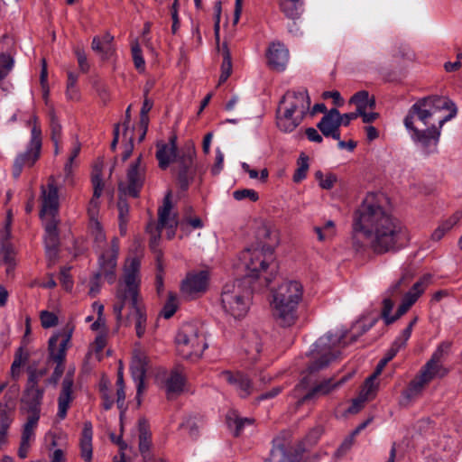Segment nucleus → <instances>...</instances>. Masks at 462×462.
Wrapping results in <instances>:
<instances>
[{"label": "nucleus", "instance_id": "obj_59", "mask_svg": "<svg viewBox=\"0 0 462 462\" xmlns=\"http://www.w3.org/2000/svg\"><path fill=\"white\" fill-rule=\"evenodd\" d=\"M398 351H399L398 346H393L392 345L390 349L387 351L386 356L382 360H380V362L377 364L376 368L374 373L375 374L379 375L382 373L384 366L386 365V364L396 356Z\"/></svg>", "mask_w": 462, "mask_h": 462}, {"label": "nucleus", "instance_id": "obj_27", "mask_svg": "<svg viewBox=\"0 0 462 462\" xmlns=\"http://www.w3.org/2000/svg\"><path fill=\"white\" fill-rule=\"evenodd\" d=\"M156 159L159 162V167L165 170L169 167L172 158L176 157L177 152V136L171 135L169 143L164 142H158L156 144Z\"/></svg>", "mask_w": 462, "mask_h": 462}, {"label": "nucleus", "instance_id": "obj_40", "mask_svg": "<svg viewBox=\"0 0 462 462\" xmlns=\"http://www.w3.org/2000/svg\"><path fill=\"white\" fill-rule=\"evenodd\" d=\"M350 103H354L356 106L357 111L364 109H374L375 106L374 97H369V93L365 90L356 92L351 98Z\"/></svg>", "mask_w": 462, "mask_h": 462}, {"label": "nucleus", "instance_id": "obj_4", "mask_svg": "<svg viewBox=\"0 0 462 462\" xmlns=\"http://www.w3.org/2000/svg\"><path fill=\"white\" fill-rule=\"evenodd\" d=\"M251 298L250 281L244 278L224 286L221 303L226 313L235 319H241L248 312Z\"/></svg>", "mask_w": 462, "mask_h": 462}, {"label": "nucleus", "instance_id": "obj_57", "mask_svg": "<svg viewBox=\"0 0 462 462\" xmlns=\"http://www.w3.org/2000/svg\"><path fill=\"white\" fill-rule=\"evenodd\" d=\"M258 236L263 239L270 240L272 244H270L269 245L273 246V244L277 243L276 231L266 224H263L259 227Z\"/></svg>", "mask_w": 462, "mask_h": 462}, {"label": "nucleus", "instance_id": "obj_51", "mask_svg": "<svg viewBox=\"0 0 462 462\" xmlns=\"http://www.w3.org/2000/svg\"><path fill=\"white\" fill-rule=\"evenodd\" d=\"M91 48L94 51L100 54L104 60L109 59L114 52V47L103 44L99 36H95L93 38Z\"/></svg>", "mask_w": 462, "mask_h": 462}, {"label": "nucleus", "instance_id": "obj_12", "mask_svg": "<svg viewBox=\"0 0 462 462\" xmlns=\"http://www.w3.org/2000/svg\"><path fill=\"white\" fill-rule=\"evenodd\" d=\"M244 259L247 271L246 278H257L262 272L273 263V249L272 245H268L266 248L247 250L244 254Z\"/></svg>", "mask_w": 462, "mask_h": 462}, {"label": "nucleus", "instance_id": "obj_31", "mask_svg": "<svg viewBox=\"0 0 462 462\" xmlns=\"http://www.w3.org/2000/svg\"><path fill=\"white\" fill-rule=\"evenodd\" d=\"M44 221V247L45 248H60V233L58 225L60 220L58 217H49L42 219Z\"/></svg>", "mask_w": 462, "mask_h": 462}, {"label": "nucleus", "instance_id": "obj_54", "mask_svg": "<svg viewBox=\"0 0 462 462\" xmlns=\"http://www.w3.org/2000/svg\"><path fill=\"white\" fill-rule=\"evenodd\" d=\"M203 226V222L199 217L185 216L180 222V228L185 234L189 232V226H191L193 229H198L202 228Z\"/></svg>", "mask_w": 462, "mask_h": 462}, {"label": "nucleus", "instance_id": "obj_26", "mask_svg": "<svg viewBox=\"0 0 462 462\" xmlns=\"http://www.w3.org/2000/svg\"><path fill=\"white\" fill-rule=\"evenodd\" d=\"M73 375L70 373H67L62 383L61 391L58 398V413L57 416L63 420L67 415V411L69 408V404L73 400L72 387H73Z\"/></svg>", "mask_w": 462, "mask_h": 462}, {"label": "nucleus", "instance_id": "obj_32", "mask_svg": "<svg viewBox=\"0 0 462 462\" xmlns=\"http://www.w3.org/2000/svg\"><path fill=\"white\" fill-rule=\"evenodd\" d=\"M93 428L90 421H85L79 439L80 456L85 462H91L93 455L92 447Z\"/></svg>", "mask_w": 462, "mask_h": 462}, {"label": "nucleus", "instance_id": "obj_43", "mask_svg": "<svg viewBox=\"0 0 462 462\" xmlns=\"http://www.w3.org/2000/svg\"><path fill=\"white\" fill-rule=\"evenodd\" d=\"M183 385L184 381L181 374L176 370L171 371L165 382L168 397L170 398V395L173 393H180Z\"/></svg>", "mask_w": 462, "mask_h": 462}, {"label": "nucleus", "instance_id": "obj_14", "mask_svg": "<svg viewBox=\"0 0 462 462\" xmlns=\"http://www.w3.org/2000/svg\"><path fill=\"white\" fill-rule=\"evenodd\" d=\"M142 155L133 162L127 170V186L121 181L118 184L119 191L128 194L133 198H138L145 179V166L142 162Z\"/></svg>", "mask_w": 462, "mask_h": 462}, {"label": "nucleus", "instance_id": "obj_30", "mask_svg": "<svg viewBox=\"0 0 462 462\" xmlns=\"http://www.w3.org/2000/svg\"><path fill=\"white\" fill-rule=\"evenodd\" d=\"M303 119L304 117L290 113L289 110L281 111L280 107L277 109L276 125L277 127L284 133L294 131L301 124Z\"/></svg>", "mask_w": 462, "mask_h": 462}, {"label": "nucleus", "instance_id": "obj_45", "mask_svg": "<svg viewBox=\"0 0 462 462\" xmlns=\"http://www.w3.org/2000/svg\"><path fill=\"white\" fill-rule=\"evenodd\" d=\"M377 374L373 373L365 381L363 389L360 392V395L363 396L364 399L369 401L375 396V393L377 391V384L375 383V379L377 378Z\"/></svg>", "mask_w": 462, "mask_h": 462}, {"label": "nucleus", "instance_id": "obj_17", "mask_svg": "<svg viewBox=\"0 0 462 462\" xmlns=\"http://www.w3.org/2000/svg\"><path fill=\"white\" fill-rule=\"evenodd\" d=\"M430 279L431 275L425 274L412 285L411 290L403 295L401 305L398 307L395 315L392 316L391 319L387 321V325H390L399 319L410 310V308L417 301L420 296L424 292L425 289L429 286Z\"/></svg>", "mask_w": 462, "mask_h": 462}, {"label": "nucleus", "instance_id": "obj_52", "mask_svg": "<svg viewBox=\"0 0 462 462\" xmlns=\"http://www.w3.org/2000/svg\"><path fill=\"white\" fill-rule=\"evenodd\" d=\"M12 420V417L5 410L0 411V443L2 444L7 441V431Z\"/></svg>", "mask_w": 462, "mask_h": 462}, {"label": "nucleus", "instance_id": "obj_5", "mask_svg": "<svg viewBox=\"0 0 462 462\" xmlns=\"http://www.w3.org/2000/svg\"><path fill=\"white\" fill-rule=\"evenodd\" d=\"M175 342L178 354L185 359L199 358L208 347L203 328L191 322L182 324Z\"/></svg>", "mask_w": 462, "mask_h": 462}, {"label": "nucleus", "instance_id": "obj_58", "mask_svg": "<svg viewBox=\"0 0 462 462\" xmlns=\"http://www.w3.org/2000/svg\"><path fill=\"white\" fill-rule=\"evenodd\" d=\"M233 197L236 200H243L248 199L249 200L255 202L259 199L258 193L250 189H237L233 192Z\"/></svg>", "mask_w": 462, "mask_h": 462}, {"label": "nucleus", "instance_id": "obj_50", "mask_svg": "<svg viewBox=\"0 0 462 462\" xmlns=\"http://www.w3.org/2000/svg\"><path fill=\"white\" fill-rule=\"evenodd\" d=\"M315 178L319 181V185L324 189H332L337 180V177L334 173L324 174L321 171L315 172Z\"/></svg>", "mask_w": 462, "mask_h": 462}, {"label": "nucleus", "instance_id": "obj_28", "mask_svg": "<svg viewBox=\"0 0 462 462\" xmlns=\"http://www.w3.org/2000/svg\"><path fill=\"white\" fill-rule=\"evenodd\" d=\"M221 376L231 385L235 386L242 398H246L254 392V386L247 375L241 373L232 374L229 371H224Z\"/></svg>", "mask_w": 462, "mask_h": 462}, {"label": "nucleus", "instance_id": "obj_35", "mask_svg": "<svg viewBox=\"0 0 462 462\" xmlns=\"http://www.w3.org/2000/svg\"><path fill=\"white\" fill-rule=\"evenodd\" d=\"M245 351L255 359L262 349L260 334L255 330H248L244 336Z\"/></svg>", "mask_w": 462, "mask_h": 462}, {"label": "nucleus", "instance_id": "obj_13", "mask_svg": "<svg viewBox=\"0 0 462 462\" xmlns=\"http://www.w3.org/2000/svg\"><path fill=\"white\" fill-rule=\"evenodd\" d=\"M41 218L57 217L60 207L59 188L52 175L48 178L46 185L41 186Z\"/></svg>", "mask_w": 462, "mask_h": 462}, {"label": "nucleus", "instance_id": "obj_49", "mask_svg": "<svg viewBox=\"0 0 462 462\" xmlns=\"http://www.w3.org/2000/svg\"><path fill=\"white\" fill-rule=\"evenodd\" d=\"M177 309H178V300H177L176 295L170 291L168 293V300L165 302L163 308L162 309L160 314L164 319H168L175 314Z\"/></svg>", "mask_w": 462, "mask_h": 462}, {"label": "nucleus", "instance_id": "obj_44", "mask_svg": "<svg viewBox=\"0 0 462 462\" xmlns=\"http://www.w3.org/2000/svg\"><path fill=\"white\" fill-rule=\"evenodd\" d=\"M219 51L223 56V61L221 65V74L219 77L218 84L224 83L231 75L232 72V60L230 51L226 43L223 44L222 49Z\"/></svg>", "mask_w": 462, "mask_h": 462}, {"label": "nucleus", "instance_id": "obj_24", "mask_svg": "<svg viewBox=\"0 0 462 462\" xmlns=\"http://www.w3.org/2000/svg\"><path fill=\"white\" fill-rule=\"evenodd\" d=\"M346 376H343L341 379L335 381L334 378H328L324 380L315 385L313 388L309 390L306 394H304L300 401L298 402V405H302L305 402L312 400L318 396L328 395L333 391L337 390L346 381Z\"/></svg>", "mask_w": 462, "mask_h": 462}, {"label": "nucleus", "instance_id": "obj_62", "mask_svg": "<svg viewBox=\"0 0 462 462\" xmlns=\"http://www.w3.org/2000/svg\"><path fill=\"white\" fill-rule=\"evenodd\" d=\"M310 385V379L308 376H305L301 379V381L295 386L293 389L291 394L294 398L298 399L297 402L300 401V399L306 394L305 393Z\"/></svg>", "mask_w": 462, "mask_h": 462}, {"label": "nucleus", "instance_id": "obj_1", "mask_svg": "<svg viewBox=\"0 0 462 462\" xmlns=\"http://www.w3.org/2000/svg\"><path fill=\"white\" fill-rule=\"evenodd\" d=\"M353 232L376 254L397 252L409 240L406 226L388 213L373 193L368 194L355 211Z\"/></svg>", "mask_w": 462, "mask_h": 462}, {"label": "nucleus", "instance_id": "obj_3", "mask_svg": "<svg viewBox=\"0 0 462 462\" xmlns=\"http://www.w3.org/2000/svg\"><path fill=\"white\" fill-rule=\"evenodd\" d=\"M140 260L136 257L128 259L125 265L124 283H119L116 291L117 302L114 305L116 319H122V310L125 305L130 309L127 319L132 317L134 321L136 336L142 337L145 333L146 314L138 302L140 284Z\"/></svg>", "mask_w": 462, "mask_h": 462}, {"label": "nucleus", "instance_id": "obj_25", "mask_svg": "<svg viewBox=\"0 0 462 462\" xmlns=\"http://www.w3.org/2000/svg\"><path fill=\"white\" fill-rule=\"evenodd\" d=\"M266 57L268 66L277 71H282L289 60V51L285 46L280 42L272 43L267 51Z\"/></svg>", "mask_w": 462, "mask_h": 462}, {"label": "nucleus", "instance_id": "obj_9", "mask_svg": "<svg viewBox=\"0 0 462 462\" xmlns=\"http://www.w3.org/2000/svg\"><path fill=\"white\" fill-rule=\"evenodd\" d=\"M38 381L37 374L32 372L21 398L20 411L27 413L29 417H41L44 389L39 387Z\"/></svg>", "mask_w": 462, "mask_h": 462}, {"label": "nucleus", "instance_id": "obj_22", "mask_svg": "<svg viewBox=\"0 0 462 462\" xmlns=\"http://www.w3.org/2000/svg\"><path fill=\"white\" fill-rule=\"evenodd\" d=\"M341 125L342 118L339 111L337 108H331L317 124V128L325 137H332L334 140H339V127Z\"/></svg>", "mask_w": 462, "mask_h": 462}, {"label": "nucleus", "instance_id": "obj_10", "mask_svg": "<svg viewBox=\"0 0 462 462\" xmlns=\"http://www.w3.org/2000/svg\"><path fill=\"white\" fill-rule=\"evenodd\" d=\"M73 328L67 325L61 331L54 334L49 339V352L51 358L57 363L51 380L54 383H57L58 380L63 373L62 362L66 356V350L68 344L71 339Z\"/></svg>", "mask_w": 462, "mask_h": 462}, {"label": "nucleus", "instance_id": "obj_36", "mask_svg": "<svg viewBox=\"0 0 462 462\" xmlns=\"http://www.w3.org/2000/svg\"><path fill=\"white\" fill-rule=\"evenodd\" d=\"M413 273L409 269H404L398 281L393 282L385 291V295L392 298L400 296L403 290L410 284L413 279Z\"/></svg>", "mask_w": 462, "mask_h": 462}, {"label": "nucleus", "instance_id": "obj_2", "mask_svg": "<svg viewBox=\"0 0 462 462\" xmlns=\"http://www.w3.org/2000/svg\"><path fill=\"white\" fill-rule=\"evenodd\" d=\"M456 113L455 105L447 97H423L411 106L404 118V125L412 132L411 138L416 143L430 151L439 143V129Z\"/></svg>", "mask_w": 462, "mask_h": 462}, {"label": "nucleus", "instance_id": "obj_47", "mask_svg": "<svg viewBox=\"0 0 462 462\" xmlns=\"http://www.w3.org/2000/svg\"><path fill=\"white\" fill-rule=\"evenodd\" d=\"M298 168L293 174V181L298 183L306 178L309 170V157L305 153H301L297 162Z\"/></svg>", "mask_w": 462, "mask_h": 462}, {"label": "nucleus", "instance_id": "obj_46", "mask_svg": "<svg viewBox=\"0 0 462 462\" xmlns=\"http://www.w3.org/2000/svg\"><path fill=\"white\" fill-rule=\"evenodd\" d=\"M118 217H119V228L122 235L126 232V225L129 215V205L125 199H119L117 202Z\"/></svg>", "mask_w": 462, "mask_h": 462}, {"label": "nucleus", "instance_id": "obj_63", "mask_svg": "<svg viewBox=\"0 0 462 462\" xmlns=\"http://www.w3.org/2000/svg\"><path fill=\"white\" fill-rule=\"evenodd\" d=\"M74 52L78 60L79 69L84 73L88 72L89 69V64L84 50L77 47L75 48Z\"/></svg>", "mask_w": 462, "mask_h": 462}, {"label": "nucleus", "instance_id": "obj_29", "mask_svg": "<svg viewBox=\"0 0 462 462\" xmlns=\"http://www.w3.org/2000/svg\"><path fill=\"white\" fill-rule=\"evenodd\" d=\"M269 457L264 462H295L291 448L284 440L274 439Z\"/></svg>", "mask_w": 462, "mask_h": 462}, {"label": "nucleus", "instance_id": "obj_55", "mask_svg": "<svg viewBox=\"0 0 462 462\" xmlns=\"http://www.w3.org/2000/svg\"><path fill=\"white\" fill-rule=\"evenodd\" d=\"M152 445V435L139 436V451L143 458V462H150L152 456L150 448Z\"/></svg>", "mask_w": 462, "mask_h": 462}, {"label": "nucleus", "instance_id": "obj_7", "mask_svg": "<svg viewBox=\"0 0 462 462\" xmlns=\"http://www.w3.org/2000/svg\"><path fill=\"white\" fill-rule=\"evenodd\" d=\"M345 337L346 335L343 333L334 335L329 332L316 341L312 355L317 359L308 365L307 370L310 374L324 369L337 358V353L333 349L341 344Z\"/></svg>", "mask_w": 462, "mask_h": 462}, {"label": "nucleus", "instance_id": "obj_33", "mask_svg": "<svg viewBox=\"0 0 462 462\" xmlns=\"http://www.w3.org/2000/svg\"><path fill=\"white\" fill-rule=\"evenodd\" d=\"M420 373L423 377L430 382L436 377L442 378L446 376L448 374V369L441 365L440 360L430 357V359L421 367Z\"/></svg>", "mask_w": 462, "mask_h": 462}, {"label": "nucleus", "instance_id": "obj_53", "mask_svg": "<svg viewBox=\"0 0 462 462\" xmlns=\"http://www.w3.org/2000/svg\"><path fill=\"white\" fill-rule=\"evenodd\" d=\"M15 262V253L13 246L4 242L0 248V264H10Z\"/></svg>", "mask_w": 462, "mask_h": 462}, {"label": "nucleus", "instance_id": "obj_48", "mask_svg": "<svg viewBox=\"0 0 462 462\" xmlns=\"http://www.w3.org/2000/svg\"><path fill=\"white\" fill-rule=\"evenodd\" d=\"M40 418L29 417L23 425L21 440L30 442L34 438V430L37 427Z\"/></svg>", "mask_w": 462, "mask_h": 462}, {"label": "nucleus", "instance_id": "obj_11", "mask_svg": "<svg viewBox=\"0 0 462 462\" xmlns=\"http://www.w3.org/2000/svg\"><path fill=\"white\" fill-rule=\"evenodd\" d=\"M196 157L195 146L192 143H188L181 150V153L175 158L174 171L177 173V180L181 189H188L189 182L193 180L196 173L194 159Z\"/></svg>", "mask_w": 462, "mask_h": 462}, {"label": "nucleus", "instance_id": "obj_41", "mask_svg": "<svg viewBox=\"0 0 462 462\" xmlns=\"http://www.w3.org/2000/svg\"><path fill=\"white\" fill-rule=\"evenodd\" d=\"M303 0H280L281 11L290 19L300 16Z\"/></svg>", "mask_w": 462, "mask_h": 462}, {"label": "nucleus", "instance_id": "obj_20", "mask_svg": "<svg viewBox=\"0 0 462 462\" xmlns=\"http://www.w3.org/2000/svg\"><path fill=\"white\" fill-rule=\"evenodd\" d=\"M208 282V273L206 271L189 273L181 283V293L187 298L193 299L198 294L206 291Z\"/></svg>", "mask_w": 462, "mask_h": 462}, {"label": "nucleus", "instance_id": "obj_39", "mask_svg": "<svg viewBox=\"0 0 462 462\" xmlns=\"http://www.w3.org/2000/svg\"><path fill=\"white\" fill-rule=\"evenodd\" d=\"M14 63V59L10 54H0V88L5 92L9 91L10 85L5 81V79L12 70Z\"/></svg>", "mask_w": 462, "mask_h": 462}, {"label": "nucleus", "instance_id": "obj_34", "mask_svg": "<svg viewBox=\"0 0 462 462\" xmlns=\"http://www.w3.org/2000/svg\"><path fill=\"white\" fill-rule=\"evenodd\" d=\"M254 420L252 418H243L236 411H230L226 414V423L228 428L233 430L235 437H238L245 425H252Z\"/></svg>", "mask_w": 462, "mask_h": 462}, {"label": "nucleus", "instance_id": "obj_23", "mask_svg": "<svg viewBox=\"0 0 462 462\" xmlns=\"http://www.w3.org/2000/svg\"><path fill=\"white\" fill-rule=\"evenodd\" d=\"M91 181L94 187L93 197L89 201L88 208V214L89 217V221L97 220L98 208H99V201L104 183L102 180V164H97L94 167V171L91 177Z\"/></svg>", "mask_w": 462, "mask_h": 462}, {"label": "nucleus", "instance_id": "obj_42", "mask_svg": "<svg viewBox=\"0 0 462 462\" xmlns=\"http://www.w3.org/2000/svg\"><path fill=\"white\" fill-rule=\"evenodd\" d=\"M90 234L94 238V242L97 246L100 249V253L106 249L111 244H106V235L103 231L101 224L98 220L89 221Z\"/></svg>", "mask_w": 462, "mask_h": 462}, {"label": "nucleus", "instance_id": "obj_56", "mask_svg": "<svg viewBox=\"0 0 462 462\" xmlns=\"http://www.w3.org/2000/svg\"><path fill=\"white\" fill-rule=\"evenodd\" d=\"M132 56L135 68L141 72L144 71L145 61L142 54L141 47L136 41L132 43Z\"/></svg>", "mask_w": 462, "mask_h": 462}, {"label": "nucleus", "instance_id": "obj_19", "mask_svg": "<svg viewBox=\"0 0 462 462\" xmlns=\"http://www.w3.org/2000/svg\"><path fill=\"white\" fill-rule=\"evenodd\" d=\"M148 357L144 353L141 351H134L131 362V374L134 381L136 383V401L138 406L141 405V394L143 393L145 387L144 378L148 369Z\"/></svg>", "mask_w": 462, "mask_h": 462}, {"label": "nucleus", "instance_id": "obj_21", "mask_svg": "<svg viewBox=\"0 0 462 462\" xmlns=\"http://www.w3.org/2000/svg\"><path fill=\"white\" fill-rule=\"evenodd\" d=\"M273 316L276 324L282 328L294 326L299 319L298 306L272 301Z\"/></svg>", "mask_w": 462, "mask_h": 462}, {"label": "nucleus", "instance_id": "obj_61", "mask_svg": "<svg viewBox=\"0 0 462 462\" xmlns=\"http://www.w3.org/2000/svg\"><path fill=\"white\" fill-rule=\"evenodd\" d=\"M41 322L45 328H52L58 324V317L52 312L43 310L41 313Z\"/></svg>", "mask_w": 462, "mask_h": 462}, {"label": "nucleus", "instance_id": "obj_38", "mask_svg": "<svg viewBox=\"0 0 462 462\" xmlns=\"http://www.w3.org/2000/svg\"><path fill=\"white\" fill-rule=\"evenodd\" d=\"M49 117L51 139L54 144V152L55 154H58L60 152V142L62 135V126L58 120L53 107H51L49 111Z\"/></svg>", "mask_w": 462, "mask_h": 462}, {"label": "nucleus", "instance_id": "obj_60", "mask_svg": "<svg viewBox=\"0 0 462 462\" xmlns=\"http://www.w3.org/2000/svg\"><path fill=\"white\" fill-rule=\"evenodd\" d=\"M80 149H81V144L77 140L75 144H74V147L72 148L71 150V152H70V155L68 159V162H66L65 166H64V171L66 172V174L69 176L71 171H72V165H73V162H74V160L78 157V155L79 154L80 152Z\"/></svg>", "mask_w": 462, "mask_h": 462}, {"label": "nucleus", "instance_id": "obj_6", "mask_svg": "<svg viewBox=\"0 0 462 462\" xmlns=\"http://www.w3.org/2000/svg\"><path fill=\"white\" fill-rule=\"evenodd\" d=\"M119 254V240L117 237H113L111 244L106 249L99 254L97 259L98 270L94 274L90 281L89 295L96 297L100 291V278H104L112 284L116 281V269L117 266V257Z\"/></svg>", "mask_w": 462, "mask_h": 462}, {"label": "nucleus", "instance_id": "obj_8", "mask_svg": "<svg viewBox=\"0 0 462 462\" xmlns=\"http://www.w3.org/2000/svg\"><path fill=\"white\" fill-rule=\"evenodd\" d=\"M38 117L34 116L32 117L33 126L32 128V137L28 144L27 150L24 152L18 154L15 158L13 167V175L14 178H18L23 167H32L37 160L40 158L42 149V130L37 125Z\"/></svg>", "mask_w": 462, "mask_h": 462}, {"label": "nucleus", "instance_id": "obj_64", "mask_svg": "<svg viewBox=\"0 0 462 462\" xmlns=\"http://www.w3.org/2000/svg\"><path fill=\"white\" fill-rule=\"evenodd\" d=\"M393 308V301L392 297H388L385 295V298L383 300V309H382V318L383 319L385 324L387 325V321L391 319L392 316L390 315L392 310Z\"/></svg>", "mask_w": 462, "mask_h": 462}, {"label": "nucleus", "instance_id": "obj_16", "mask_svg": "<svg viewBox=\"0 0 462 462\" xmlns=\"http://www.w3.org/2000/svg\"><path fill=\"white\" fill-rule=\"evenodd\" d=\"M171 197V193L168 192L164 197L162 206L158 209V223L150 222L146 226L147 232L151 235L150 246L155 252V257L157 253L161 252L157 247L161 239L162 229L168 225V217L172 208Z\"/></svg>", "mask_w": 462, "mask_h": 462}, {"label": "nucleus", "instance_id": "obj_18", "mask_svg": "<svg viewBox=\"0 0 462 462\" xmlns=\"http://www.w3.org/2000/svg\"><path fill=\"white\" fill-rule=\"evenodd\" d=\"M303 286L298 281H285L273 292V300L298 306L303 298Z\"/></svg>", "mask_w": 462, "mask_h": 462}, {"label": "nucleus", "instance_id": "obj_15", "mask_svg": "<svg viewBox=\"0 0 462 462\" xmlns=\"http://www.w3.org/2000/svg\"><path fill=\"white\" fill-rule=\"evenodd\" d=\"M310 106V97L307 89L301 90H288L282 96L279 107L282 110H286L290 113L299 115V116L305 117Z\"/></svg>", "mask_w": 462, "mask_h": 462}, {"label": "nucleus", "instance_id": "obj_37", "mask_svg": "<svg viewBox=\"0 0 462 462\" xmlns=\"http://www.w3.org/2000/svg\"><path fill=\"white\" fill-rule=\"evenodd\" d=\"M429 383L430 382L425 377H423L420 373H419L415 378L410 382L406 390L403 391V397L409 402L411 401L422 393L424 387Z\"/></svg>", "mask_w": 462, "mask_h": 462}]
</instances>
